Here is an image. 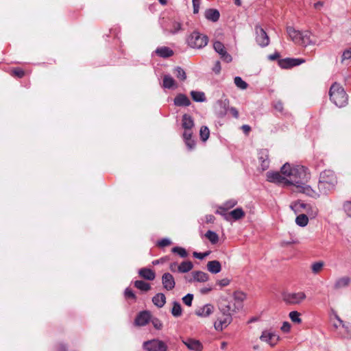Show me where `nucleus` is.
<instances>
[{"mask_svg": "<svg viewBox=\"0 0 351 351\" xmlns=\"http://www.w3.org/2000/svg\"><path fill=\"white\" fill-rule=\"evenodd\" d=\"M351 282V279L348 276H343L338 278L334 285V288L335 289H340L344 287H348Z\"/></svg>", "mask_w": 351, "mask_h": 351, "instance_id": "26", "label": "nucleus"}, {"mask_svg": "<svg viewBox=\"0 0 351 351\" xmlns=\"http://www.w3.org/2000/svg\"><path fill=\"white\" fill-rule=\"evenodd\" d=\"M217 284L221 287H226L230 284V280L228 278H223V279L219 280L217 282Z\"/></svg>", "mask_w": 351, "mask_h": 351, "instance_id": "62", "label": "nucleus"}, {"mask_svg": "<svg viewBox=\"0 0 351 351\" xmlns=\"http://www.w3.org/2000/svg\"><path fill=\"white\" fill-rule=\"evenodd\" d=\"M237 204V202L235 199H230L227 201L223 206L220 207V209L228 210L234 207Z\"/></svg>", "mask_w": 351, "mask_h": 351, "instance_id": "46", "label": "nucleus"}, {"mask_svg": "<svg viewBox=\"0 0 351 351\" xmlns=\"http://www.w3.org/2000/svg\"><path fill=\"white\" fill-rule=\"evenodd\" d=\"M287 32L291 40L298 44L302 32L296 30L293 27H287Z\"/></svg>", "mask_w": 351, "mask_h": 351, "instance_id": "25", "label": "nucleus"}, {"mask_svg": "<svg viewBox=\"0 0 351 351\" xmlns=\"http://www.w3.org/2000/svg\"><path fill=\"white\" fill-rule=\"evenodd\" d=\"M193 299V295L188 293L182 298L183 302L188 306H191Z\"/></svg>", "mask_w": 351, "mask_h": 351, "instance_id": "49", "label": "nucleus"}, {"mask_svg": "<svg viewBox=\"0 0 351 351\" xmlns=\"http://www.w3.org/2000/svg\"><path fill=\"white\" fill-rule=\"evenodd\" d=\"M283 300L289 304H300L306 298V294L304 292L298 293H285L282 295Z\"/></svg>", "mask_w": 351, "mask_h": 351, "instance_id": "8", "label": "nucleus"}, {"mask_svg": "<svg viewBox=\"0 0 351 351\" xmlns=\"http://www.w3.org/2000/svg\"><path fill=\"white\" fill-rule=\"evenodd\" d=\"M150 319H151V315H150L149 312L147 311H144L139 313L137 315V316L134 320V324H135V325L138 326H144L149 322Z\"/></svg>", "mask_w": 351, "mask_h": 351, "instance_id": "17", "label": "nucleus"}, {"mask_svg": "<svg viewBox=\"0 0 351 351\" xmlns=\"http://www.w3.org/2000/svg\"><path fill=\"white\" fill-rule=\"evenodd\" d=\"M308 218L304 214L298 215L295 219V223L300 227H304L308 224Z\"/></svg>", "mask_w": 351, "mask_h": 351, "instance_id": "37", "label": "nucleus"}, {"mask_svg": "<svg viewBox=\"0 0 351 351\" xmlns=\"http://www.w3.org/2000/svg\"><path fill=\"white\" fill-rule=\"evenodd\" d=\"M221 64L219 61H217L213 66V71L216 73L219 74L221 71Z\"/></svg>", "mask_w": 351, "mask_h": 351, "instance_id": "61", "label": "nucleus"}, {"mask_svg": "<svg viewBox=\"0 0 351 351\" xmlns=\"http://www.w3.org/2000/svg\"><path fill=\"white\" fill-rule=\"evenodd\" d=\"M162 87L167 89H175L178 87V84L170 75H165L162 78Z\"/></svg>", "mask_w": 351, "mask_h": 351, "instance_id": "20", "label": "nucleus"}, {"mask_svg": "<svg viewBox=\"0 0 351 351\" xmlns=\"http://www.w3.org/2000/svg\"><path fill=\"white\" fill-rule=\"evenodd\" d=\"M226 210H223V209H220L219 208V210H217L216 211V213L223 216L225 219L228 221L229 220V215H228V214L225 213Z\"/></svg>", "mask_w": 351, "mask_h": 351, "instance_id": "64", "label": "nucleus"}, {"mask_svg": "<svg viewBox=\"0 0 351 351\" xmlns=\"http://www.w3.org/2000/svg\"><path fill=\"white\" fill-rule=\"evenodd\" d=\"M274 107L278 112H282L283 110V104L280 101H276L274 104Z\"/></svg>", "mask_w": 351, "mask_h": 351, "instance_id": "58", "label": "nucleus"}, {"mask_svg": "<svg viewBox=\"0 0 351 351\" xmlns=\"http://www.w3.org/2000/svg\"><path fill=\"white\" fill-rule=\"evenodd\" d=\"M300 314L298 311H293L289 313V317L293 322L300 324L302 322V319L300 317Z\"/></svg>", "mask_w": 351, "mask_h": 351, "instance_id": "44", "label": "nucleus"}, {"mask_svg": "<svg viewBox=\"0 0 351 351\" xmlns=\"http://www.w3.org/2000/svg\"><path fill=\"white\" fill-rule=\"evenodd\" d=\"M220 14L217 10L208 9L205 12V17L213 22H216L219 20Z\"/></svg>", "mask_w": 351, "mask_h": 351, "instance_id": "29", "label": "nucleus"}, {"mask_svg": "<svg viewBox=\"0 0 351 351\" xmlns=\"http://www.w3.org/2000/svg\"><path fill=\"white\" fill-rule=\"evenodd\" d=\"M255 32L256 41L257 44L261 47H265L269 45V38L266 32L263 29V28L261 27L259 25H256L255 26Z\"/></svg>", "mask_w": 351, "mask_h": 351, "instance_id": "9", "label": "nucleus"}, {"mask_svg": "<svg viewBox=\"0 0 351 351\" xmlns=\"http://www.w3.org/2000/svg\"><path fill=\"white\" fill-rule=\"evenodd\" d=\"M258 158L262 170L267 169L269 167V151L266 149H261L258 153Z\"/></svg>", "mask_w": 351, "mask_h": 351, "instance_id": "15", "label": "nucleus"}, {"mask_svg": "<svg viewBox=\"0 0 351 351\" xmlns=\"http://www.w3.org/2000/svg\"><path fill=\"white\" fill-rule=\"evenodd\" d=\"M337 320L339 324L342 326L343 329V335L345 338L350 339L351 338V324L350 323H345L343 322L339 317H337Z\"/></svg>", "mask_w": 351, "mask_h": 351, "instance_id": "31", "label": "nucleus"}, {"mask_svg": "<svg viewBox=\"0 0 351 351\" xmlns=\"http://www.w3.org/2000/svg\"><path fill=\"white\" fill-rule=\"evenodd\" d=\"M306 60L303 58H287L285 59H280L278 63L280 67L282 69H290L291 67L298 66L302 63H304Z\"/></svg>", "mask_w": 351, "mask_h": 351, "instance_id": "11", "label": "nucleus"}, {"mask_svg": "<svg viewBox=\"0 0 351 351\" xmlns=\"http://www.w3.org/2000/svg\"><path fill=\"white\" fill-rule=\"evenodd\" d=\"M12 75L21 78L24 76L25 72L22 69L16 68L12 71Z\"/></svg>", "mask_w": 351, "mask_h": 351, "instance_id": "51", "label": "nucleus"}, {"mask_svg": "<svg viewBox=\"0 0 351 351\" xmlns=\"http://www.w3.org/2000/svg\"><path fill=\"white\" fill-rule=\"evenodd\" d=\"M182 29V24L179 22L174 21L172 23V29L169 31L171 34H177Z\"/></svg>", "mask_w": 351, "mask_h": 351, "instance_id": "47", "label": "nucleus"}, {"mask_svg": "<svg viewBox=\"0 0 351 351\" xmlns=\"http://www.w3.org/2000/svg\"><path fill=\"white\" fill-rule=\"evenodd\" d=\"M152 323L153 326L156 329H157V330L162 329V323L161 322V321L159 319H158V318H153L152 319Z\"/></svg>", "mask_w": 351, "mask_h": 351, "instance_id": "52", "label": "nucleus"}, {"mask_svg": "<svg viewBox=\"0 0 351 351\" xmlns=\"http://www.w3.org/2000/svg\"><path fill=\"white\" fill-rule=\"evenodd\" d=\"M234 82L237 87L241 90H245L248 86V84L239 76L234 78Z\"/></svg>", "mask_w": 351, "mask_h": 351, "instance_id": "40", "label": "nucleus"}, {"mask_svg": "<svg viewBox=\"0 0 351 351\" xmlns=\"http://www.w3.org/2000/svg\"><path fill=\"white\" fill-rule=\"evenodd\" d=\"M171 313L175 317H178L182 315V310L180 304L178 302H173V307Z\"/></svg>", "mask_w": 351, "mask_h": 351, "instance_id": "35", "label": "nucleus"}, {"mask_svg": "<svg viewBox=\"0 0 351 351\" xmlns=\"http://www.w3.org/2000/svg\"><path fill=\"white\" fill-rule=\"evenodd\" d=\"M214 311V306L210 304H206L204 306L198 308L195 311V315L198 317H206L211 315Z\"/></svg>", "mask_w": 351, "mask_h": 351, "instance_id": "19", "label": "nucleus"}, {"mask_svg": "<svg viewBox=\"0 0 351 351\" xmlns=\"http://www.w3.org/2000/svg\"><path fill=\"white\" fill-rule=\"evenodd\" d=\"M193 267V263L188 261H183L178 267V271L180 273H186L191 271Z\"/></svg>", "mask_w": 351, "mask_h": 351, "instance_id": "32", "label": "nucleus"}, {"mask_svg": "<svg viewBox=\"0 0 351 351\" xmlns=\"http://www.w3.org/2000/svg\"><path fill=\"white\" fill-rule=\"evenodd\" d=\"M182 341L190 350L202 351L203 350V345L199 340L192 338H186L182 339Z\"/></svg>", "mask_w": 351, "mask_h": 351, "instance_id": "13", "label": "nucleus"}, {"mask_svg": "<svg viewBox=\"0 0 351 351\" xmlns=\"http://www.w3.org/2000/svg\"><path fill=\"white\" fill-rule=\"evenodd\" d=\"M219 304L233 314L238 312L243 306L241 304H237L232 301H229L226 298H221Z\"/></svg>", "mask_w": 351, "mask_h": 351, "instance_id": "14", "label": "nucleus"}, {"mask_svg": "<svg viewBox=\"0 0 351 351\" xmlns=\"http://www.w3.org/2000/svg\"><path fill=\"white\" fill-rule=\"evenodd\" d=\"M182 125L184 130H191L194 126V122L192 117L186 114L182 116Z\"/></svg>", "mask_w": 351, "mask_h": 351, "instance_id": "30", "label": "nucleus"}, {"mask_svg": "<svg viewBox=\"0 0 351 351\" xmlns=\"http://www.w3.org/2000/svg\"><path fill=\"white\" fill-rule=\"evenodd\" d=\"M350 58H351V48H349L343 52V54L341 56V62L343 63L344 61H346L347 60H350Z\"/></svg>", "mask_w": 351, "mask_h": 351, "instance_id": "50", "label": "nucleus"}, {"mask_svg": "<svg viewBox=\"0 0 351 351\" xmlns=\"http://www.w3.org/2000/svg\"><path fill=\"white\" fill-rule=\"evenodd\" d=\"M288 175L291 176V179L289 182L298 189V192L303 193L313 198L319 197V193L305 184L310 178L307 168L302 165H295V169H293L291 173Z\"/></svg>", "mask_w": 351, "mask_h": 351, "instance_id": "1", "label": "nucleus"}, {"mask_svg": "<svg viewBox=\"0 0 351 351\" xmlns=\"http://www.w3.org/2000/svg\"><path fill=\"white\" fill-rule=\"evenodd\" d=\"M154 52L157 56L164 58H169L173 55V50L168 47H158Z\"/></svg>", "mask_w": 351, "mask_h": 351, "instance_id": "24", "label": "nucleus"}, {"mask_svg": "<svg viewBox=\"0 0 351 351\" xmlns=\"http://www.w3.org/2000/svg\"><path fill=\"white\" fill-rule=\"evenodd\" d=\"M324 266V263L323 261H317L315 262L311 265V270L312 272L315 274L319 273Z\"/></svg>", "mask_w": 351, "mask_h": 351, "instance_id": "41", "label": "nucleus"}, {"mask_svg": "<svg viewBox=\"0 0 351 351\" xmlns=\"http://www.w3.org/2000/svg\"><path fill=\"white\" fill-rule=\"evenodd\" d=\"M343 209L351 217V202H346L343 204Z\"/></svg>", "mask_w": 351, "mask_h": 351, "instance_id": "57", "label": "nucleus"}, {"mask_svg": "<svg viewBox=\"0 0 351 351\" xmlns=\"http://www.w3.org/2000/svg\"><path fill=\"white\" fill-rule=\"evenodd\" d=\"M205 237L210 241L212 244H215L219 241L218 234L212 230H208L205 234Z\"/></svg>", "mask_w": 351, "mask_h": 351, "instance_id": "38", "label": "nucleus"}, {"mask_svg": "<svg viewBox=\"0 0 351 351\" xmlns=\"http://www.w3.org/2000/svg\"><path fill=\"white\" fill-rule=\"evenodd\" d=\"M245 298V295L242 292H235L234 293V303H236L237 304H241L242 302Z\"/></svg>", "mask_w": 351, "mask_h": 351, "instance_id": "45", "label": "nucleus"}, {"mask_svg": "<svg viewBox=\"0 0 351 351\" xmlns=\"http://www.w3.org/2000/svg\"><path fill=\"white\" fill-rule=\"evenodd\" d=\"M219 310L221 315L218 317L217 320L214 324L215 328L218 331H221L226 328L232 321L233 313L228 311L219 304Z\"/></svg>", "mask_w": 351, "mask_h": 351, "instance_id": "5", "label": "nucleus"}, {"mask_svg": "<svg viewBox=\"0 0 351 351\" xmlns=\"http://www.w3.org/2000/svg\"><path fill=\"white\" fill-rule=\"evenodd\" d=\"M213 48H214L215 51L217 53H219L221 59L223 61H224L227 63L232 62V58L231 55L227 52V51L225 48V46L222 43H221L219 41H215L213 44Z\"/></svg>", "mask_w": 351, "mask_h": 351, "instance_id": "10", "label": "nucleus"}, {"mask_svg": "<svg viewBox=\"0 0 351 351\" xmlns=\"http://www.w3.org/2000/svg\"><path fill=\"white\" fill-rule=\"evenodd\" d=\"M171 252L178 254L182 258H186L188 255L186 250L181 247H174L171 249Z\"/></svg>", "mask_w": 351, "mask_h": 351, "instance_id": "43", "label": "nucleus"}, {"mask_svg": "<svg viewBox=\"0 0 351 351\" xmlns=\"http://www.w3.org/2000/svg\"><path fill=\"white\" fill-rule=\"evenodd\" d=\"M291 329V325L289 322H285L282 324V326H281V330L284 332H288L290 331Z\"/></svg>", "mask_w": 351, "mask_h": 351, "instance_id": "59", "label": "nucleus"}, {"mask_svg": "<svg viewBox=\"0 0 351 351\" xmlns=\"http://www.w3.org/2000/svg\"><path fill=\"white\" fill-rule=\"evenodd\" d=\"M152 302L158 308H162L166 303V297L164 293H158L153 297Z\"/></svg>", "mask_w": 351, "mask_h": 351, "instance_id": "28", "label": "nucleus"}, {"mask_svg": "<svg viewBox=\"0 0 351 351\" xmlns=\"http://www.w3.org/2000/svg\"><path fill=\"white\" fill-rule=\"evenodd\" d=\"M143 348L147 351H167L168 347L164 341L154 339L143 342Z\"/></svg>", "mask_w": 351, "mask_h": 351, "instance_id": "7", "label": "nucleus"}, {"mask_svg": "<svg viewBox=\"0 0 351 351\" xmlns=\"http://www.w3.org/2000/svg\"><path fill=\"white\" fill-rule=\"evenodd\" d=\"M183 138L184 140L192 138V132L191 130H184V132L183 133Z\"/></svg>", "mask_w": 351, "mask_h": 351, "instance_id": "63", "label": "nucleus"}, {"mask_svg": "<svg viewBox=\"0 0 351 351\" xmlns=\"http://www.w3.org/2000/svg\"><path fill=\"white\" fill-rule=\"evenodd\" d=\"M171 243V241L169 239L164 238L158 241V245L159 247H163L169 245Z\"/></svg>", "mask_w": 351, "mask_h": 351, "instance_id": "53", "label": "nucleus"}, {"mask_svg": "<svg viewBox=\"0 0 351 351\" xmlns=\"http://www.w3.org/2000/svg\"><path fill=\"white\" fill-rule=\"evenodd\" d=\"M169 257L168 256H164V257H162L159 259H157V260H154L153 262H152V264L156 265H158V264H161V263H163L166 261H167L169 260Z\"/></svg>", "mask_w": 351, "mask_h": 351, "instance_id": "60", "label": "nucleus"}, {"mask_svg": "<svg viewBox=\"0 0 351 351\" xmlns=\"http://www.w3.org/2000/svg\"><path fill=\"white\" fill-rule=\"evenodd\" d=\"M193 278L188 281L191 282L193 281H197L199 282H204L208 280V275L201 271H195L192 272Z\"/></svg>", "mask_w": 351, "mask_h": 351, "instance_id": "22", "label": "nucleus"}, {"mask_svg": "<svg viewBox=\"0 0 351 351\" xmlns=\"http://www.w3.org/2000/svg\"><path fill=\"white\" fill-rule=\"evenodd\" d=\"M162 284L165 289L172 290L176 285L173 276L170 273H165L162 276Z\"/></svg>", "mask_w": 351, "mask_h": 351, "instance_id": "16", "label": "nucleus"}, {"mask_svg": "<svg viewBox=\"0 0 351 351\" xmlns=\"http://www.w3.org/2000/svg\"><path fill=\"white\" fill-rule=\"evenodd\" d=\"M174 73L176 77L181 81H184L186 79V72L180 66H176L174 69Z\"/></svg>", "mask_w": 351, "mask_h": 351, "instance_id": "39", "label": "nucleus"}, {"mask_svg": "<svg viewBox=\"0 0 351 351\" xmlns=\"http://www.w3.org/2000/svg\"><path fill=\"white\" fill-rule=\"evenodd\" d=\"M189 149H193L195 146V142L193 138L186 139L184 141Z\"/></svg>", "mask_w": 351, "mask_h": 351, "instance_id": "56", "label": "nucleus"}, {"mask_svg": "<svg viewBox=\"0 0 351 351\" xmlns=\"http://www.w3.org/2000/svg\"><path fill=\"white\" fill-rule=\"evenodd\" d=\"M134 286L143 291H148L151 289L150 285L143 280H136Z\"/></svg>", "mask_w": 351, "mask_h": 351, "instance_id": "36", "label": "nucleus"}, {"mask_svg": "<svg viewBox=\"0 0 351 351\" xmlns=\"http://www.w3.org/2000/svg\"><path fill=\"white\" fill-rule=\"evenodd\" d=\"M229 218L232 217L234 220L241 219L244 215L245 213L241 208H237L228 213Z\"/></svg>", "mask_w": 351, "mask_h": 351, "instance_id": "34", "label": "nucleus"}, {"mask_svg": "<svg viewBox=\"0 0 351 351\" xmlns=\"http://www.w3.org/2000/svg\"><path fill=\"white\" fill-rule=\"evenodd\" d=\"M173 103L176 106H189L191 104V101L186 95L179 93L174 98Z\"/></svg>", "mask_w": 351, "mask_h": 351, "instance_id": "21", "label": "nucleus"}, {"mask_svg": "<svg viewBox=\"0 0 351 351\" xmlns=\"http://www.w3.org/2000/svg\"><path fill=\"white\" fill-rule=\"evenodd\" d=\"M306 206V204H305L303 202H295L293 204H292L290 207L291 208L294 210L295 213L297 211L299 210V209L300 208H305Z\"/></svg>", "mask_w": 351, "mask_h": 351, "instance_id": "48", "label": "nucleus"}, {"mask_svg": "<svg viewBox=\"0 0 351 351\" xmlns=\"http://www.w3.org/2000/svg\"><path fill=\"white\" fill-rule=\"evenodd\" d=\"M138 274L141 277L147 280H153L156 277L155 272L151 269L146 267L139 269Z\"/></svg>", "mask_w": 351, "mask_h": 351, "instance_id": "23", "label": "nucleus"}, {"mask_svg": "<svg viewBox=\"0 0 351 351\" xmlns=\"http://www.w3.org/2000/svg\"><path fill=\"white\" fill-rule=\"evenodd\" d=\"M191 96L196 102H204L206 99L204 93L202 91L192 90L191 91Z\"/></svg>", "mask_w": 351, "mask_h": 351, "instance_id": "33", "label": "nucleus"}, {"mask_svg": "<svg viewBox=\"0 0 351 351\" xmlns=\"http://www.w3.org/2000/svg\"><path fill=\"white\" fill-rule=\"evenodd\" d=\"M337 183V179L334 171L325 170L321 173L319 176V192L321 194H327L335 189Z\"/></svg>", "mask_w": 351, "mask_h": 351, "instance_id": "3", "label": "nucleus"}, {"mask_svg": "<svg viewBox=\"0 0 351 351\" xmlns=\"http://www.w3.org/2000/svg\"><path fill=\"white\" fill-rule=\"evenodd\" d=\"M207 269L212 274H218L221 270V265L218 261H208L207 263Z\"/></svg>", "mask_w": 351, "mask_h": 351, "instance_id": "27", "label": "nucleus"}, {"mask_svg": "<svg viewBox=\"0 0 351 351\" xmlns=\"http://www.w3.org/2000/svg\"><path fill=\"white\" fill-rule=\"evenodd\" d=\"M208 38L198 32H193L187 38L189 46L194 49H201L208 44Z\"/></svg>", "mask_w": 351, "mask_h": 351, "instance_id": "6", "label": "nucleus"}, {"mask_svg": "<svg viewBox=\"0 0 351 351\" xmlns=\"http://www.w3.org/2000/svg\"><path fill=\"white\" fill-rule=\"evenodd\" d=\"M124 295H125V297L126 298H130V299H132V300H136V295L134 293V292L130 289V288H126L125 290V292H124Z\"/></svg>", "mask_w": 351, "mask_h": 351, "instance_id": "54", "label": "nucleus"}, {"mask_svg": "<svg viewBox=\"0 0 351 351\" xmlns=\"http://www.w3.org/2000/svg\"><path fill=\"white\" fill-rule=\"evenodd\" d=\"M200 138L203 141H206L210 135V131L208 127L202 126L199 131Z\"/></svg>", "mask_w": 351, "mask_h": 351, "instance_id": "42", "label": "nucleus"}, {"mask_svg": "<svg viewBox=\"0 0 351 351\" xmlns=\"http://www.w3.org/2000/svg\"><path fill=\"white\" fill-rule=\"evenodd\" d=\"M295 165L291 166L289 163H285L280 169L281 173L284 176H281L278 171H268L266 174L267 180L269 182L276 184H284L285 185H291L289 182L291 180V176L288 174L291 173L293 169H295Z\"/></svg>", "mask_w": 351, "mask_h": 351, "instance_id": "2", "label": "nucleus"}, {"mask_svg": "<svg viewBox=\"0 0 351 351\" xmlns=\"http://www.w3.org/2000/svg\"><path fill=\"white\" fill-rule=\"evenodd\" d=\"M208 254H209V252H204V253H200V252H194L193 254V256L195 258L200 259V260L204 259Z\"/></svg>", "mask_w": 351, "mask_h": 351, "instance_id": "55", "label": "nucleus"}, {"mask_svg": "<svg viewBox=\"0 0 351 351\" xmlns=\"http://www.w3.org/2000/svg\"><path fill=\"white\" fill-rule=\"evenodd\" d=\"M262 341L269 343L271 346H274L278 342L280 337L275 332L269 330H264L260 337Z\"/></svg>", "mask_w": 351, "mask_h": 351, "instance_id": "12", "label": "nucleus"}, {"mask_svg": "<svg viewBox=\"0 0 351 351\" xmlns=\"http://www.w3.org/2000/svg\"><path fill=\"white\" fill-rule=\"evenodd\" d=\"M330 99L337 107H343L348 103V95L340 84L334 83L329 90Z\"/></svg>", "mask_w": 351, "mask_h": 351, "instance_id": "4", "label": "nucleus"}, {"mask_svg": "<svg viewBox=\"0 0 351 351\" xmlns=\"http://www.w3.org/2000/svg\"><path fill=\"white\" fill-rule=\"evenodd\" d=\"M311 33L308 31L302 32L300 34V40L298 45L306 47L308 45H314L316 42L311 38Z\"/></svg>", "mask_w": 351, "mask_h": 351, "instance_id": "18", "label": "nucleus"}]
</instances>
